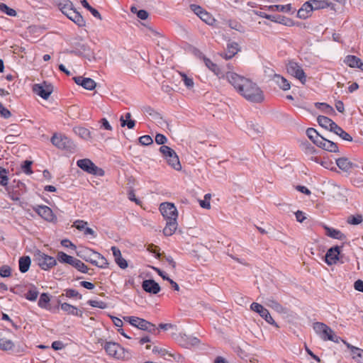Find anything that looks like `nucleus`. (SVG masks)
Instances as JSON below:
<instances>
[{
  "label": "nucleus",
  "mask_w": 363,
  "mask_h": 363,
  "mask_svg": "<svg viewBox=\"0 0 363 363\" xmlns=\"http://www.w3.org/2000/svg\"><path fill=\"white\" fill-rule=\"evenodd\" d=\"M226 78L237 91L246 100L252 103H261L264 101L263 91L256 83L250 79L238 75L235 72H228Z\"/></svg>",
  "instance_id": "1"
},
{
  "label": "nucleus",
  "mask_w": 363,
  "mask_h": 363,
  "mask_svg": "<svg viewBox=\"0 0 363 363\" xmlns=\"http://www.w3.org/2000/svg\"><path fill=\"white\" fill-rule=\"evenodd\" d=\"M59 9L69 19L74 22L79 26H84L85 21L82 16L74 8L73 4L69 0H55Z\"/></svg>",
  "instance_id": "2"
},
{
  "label": "nucleus",
  "mask_w": 363,
  "mask_h": 363,
  "mask_svg": "<svg viewBox=\"0 0 363 363\" xmlns=\"http://www.w3.org/2000/svg\"><path fill=\"white\" fill-rule=\"evenodd\" d=\"M77 255L86 262H90L92 264L100 267H108V263L106 259L100 253L88 247H81L77 252Z\"/></svg>",
  "instance_id": "3"
},
{
  "label": "nucleus",
  "mask_w": 363,
  "mask_h": 363,
  "mask_svg": "<svg viewBox=\"0 0 363 363\" xmlns=\"http://www.w3.org/2000/svg\"><path fill=\"white\" fill-rule=\"evenodd\" d=\"M313 328L316 334H318L324 341L330 340L335 342H338L340 339L339 337L335 335L333 330L325 323L316 322L313 323Z\"/></svg>",
  "instance_id": "4"
},
{
  "label": "nucleus",
  "mask_w": 363,
  "mask_h": 363,
  "mask_svg": "<svg viewBox=\"0 0 363 363\" xmlns=\"http://www.w3.org/2000/svg\"><path fill=\"white\" fill-rule=\"evenodd\" d=\"M123 319L125 321H128L130 325L138 328V329L145 330L149 333H155L156 331L155 325L151 323L150 322L145 319L140 318L135 316H126L124 317Z\"/></svg>",
  "instance_id": "5"
},
{
  "label": "nucleus",
  "mask_w": 363,
  "mask_h": 363,
  "mask_svg": "<svg viewBox=\"0 0 363 363\" xmlns=\"http://www.w3.org/2000/svg\"><path fill=\"white\" fill-rule=\"evenodd\" d=\"M77 166L83 171L96 176L102 177L105 172L104 169L97 167L91 160L89 159H82L77 162Z\"/></svg>",
  "instance_id": "6"
},
{
  "label": "nucleus",
  "mask_w": 363,
  "mask_h": 363,
  "mask_svg": "<svg viewBox=\"0 0 363 363\" xmlns=\"http://www.w3.org/2000/svg\"><path fill=\"white\" fill-rule=\"evenodd\" d=\"M52 143L59 149L66 150L72 152L75 145L73 142L67 136L62 134H54L51 138Z\"/></svg>",
  "instance_id": "7"
},
{
  "label": "nucleus",
  "mask_w": 363,
  "mask_h": 363,
  "mask_svg": "<svg viewBox=\"0 0 363 363\" xmlns=\"http://www.w3.org/2000/svg\"><path fill=\"white\" fill-rule=\"evenodd\" d=\"M34 257L35 261L44 270H48L57 264V261L53 257L47 255L40 251H38Z\"/></svg>",
  "instance_id": "8"
},
{
  "label": "nucleus",
  "mask_w": 363,
  "mask_h": 363,
  "mask_svg": "<svg viewBox=\"0 0 363 363\" xmlns=\"http://www.w3.org/2000/svg\"><path fill=\"white\" fill-rule=\"evenodd\" d=\"M287 72L298 79L303 84L306 82V75L301 67L296 62L291 61L286 65Z\"/></svg>",
  "instance_id": "9"
},
{
  "label": "nucleus",
  "mask_w": 363,
  "mask_h": 363,
  "mask_svg": "<svg viewBox=\"0 0 363 363\" xmlns=\"http://www.w3.org/2000/svg\"><path fill=\"white\" fill-rule=\"evenodd\" d=\"M160 211L165 220H176L178 217V211L176 206L169 202L162 203L160 206Z\"/></svg>",
  "instance_id": "10"
},
{
  "label": "nucleus",
  "mask_w": 363,
  "mask_h": 363,
  "mask_svg": "<svg viewBox=\"0 0 363 363\" xmlns=\"http://www.w3.org/2000/svg\"><path fill=\"white\" fill-rule=\"evenodd\" d=\"M104 348L106 353L111 357H113L116 359H122L125 357L124 349L118 343L106 342L104 345Z\"/></svg>",
  "instance_id": "11"
},
{
  "label": "nucleus",
  "mask_w": 363,
  "mask_h": 363,
  "mask_svg": "<svg viewBox=\"0 0 363 363\" xmlns=\"http://www.w3.org/2000/svg\"><path fill=\"white\" fill-rule=\"evenodd\" d=\"M33 91L44 99H48L53 91V86L51 84L44 82L42 84H34Z\"/></svg>",
  "instance_id": "12"
},
{
  "label": "nucleus",
  "mask_w": 363,
  "mask_h": 363,
  "mask_svg": "<svg viewBox=\"0 0 363 363\" xmlns=\"http://www.w3.org/2000/svg\"><path fill=\"white\" fill-rule=\"evenodd\" d=\"M300 148L311 161L320 162V158L314 155L317 152L315 148L308 141H302L300 143Z\"/></svg>",
  "instance_id": "13"
},
{
  "label": "nucleus",
  "mask_w": 363,
  "mask_h": 363,
  "mask_svg": "<svg viewBox=\"0 0 363 363\" xmlns=\"http://www.w3.org/2000/svg\"><path fill=\"white\" fill-rule=\"evenodd\" d=\"M341 252V247L337 245L330 247L326 252L325 261L328 265H333L337 262Z\"/></svg>",
  "instance_id": "14"
},
{
  "label": "nucleus",
  "mask_w": 363,
  "mask_h": 363,
  "mask_svg": "<svg viewBox=\"0 0 363 363\" xmlns=\"http://www.w3.org/2000/svg\"><path fill=\"white\" fill-rule=\"evenodd\" d=\"M33 209L43 219L48 221H53L55 218L52 211L47 206H35Z\"/></svg>",
  "instance_id": "15"
},
{
  "label": "nucleus",
  "mask_w": 363,
  "mask_h": 363,
  "mask_svg": "<svg viewBox=\"0 0 363 363\" xmlns=\"http://www.w3.org/2000/svg\"><path fill=\"white\" fill-rule=\"evenodd\" d=\"M143 289L147 293L152 294H158L160 290V286L153 279H146L142 283Z\"/></svg>",
  "instance_id": "16"
},
{
  "label": "nucleus",
  "mask_w": 363,
  "mask_h": 363,
  "mask_svg": "<svg viewBox=\"0 0 363 363\" xmlns=\"http://www.w3.org/2000/svg\"><path fill=\"white\" fill-rule=\"evenodd\" d=\"M316 145L325 150L331 152H338V147L336 143L325 139L322 137L319 139L318 141H316Z\"/></svg>",
  "instance_id": "17"
},
{
  "label": "nucleus",
  "mask_w": 363,
  "mask_h": 363,
  "mask_svg": "<svg viewBox=\"0 0 363 363\" xmlns=\"http://www.w3.org/2000/svg\"><path fill=\"white\" fill-rule=\"evenodd\" d=\"M73 79L77 84L82 86L87 90H93L96 86V83L94 80L89 77H75Z\"/></svg>",
  "instance_id": "18"
},
{
  "label": "nucleus",
  "mask_w": 363,
  "mask_h": 363,
  "mask_svg": "<svg viewBox=\"0 0 363 363\" xmlns=\"http://www.w3.org/2000/svg\"><path fill=\"white\" fill-rule=\"evenodd\" d=\"M240 51L238 43L235 42L228 43L227 45V52L220 53V56L225 60H230L233 57Z\"/></svg>",
  "instance_id": "19"
},
{
  "label": "nucleus",
  "mask_w": 363,
  "mask_h": 363,
  "mask_svg": "<svg viewBox=\"0 0 363 363\" xmlns=\"http://www.w3.org/2000/svg\"><path fill=\"white\" fill-rule=\"evenodd\" d=\"M87 224L88 223L86 221L82 220H77L74 223L73 227H75L77 230L80 231H84V234L85 235H90L93 238H96V234L95 231L92 228L86 227Z\"/></svg>",
  "instance_id": "20"
},
{
  "label": "nucleus",
  "mask_w": 363,
  "mask_h": 363,
  "mask_svg": "<svg viewBox=\"0 0 363 363\" xmlns=\"http://www.w3.org/2000/svg\"><path fill=\"white\" fill-rule=\"evenodd\" d=\"M344 343L347 345V348L350 349L352 359L358 363H363V350L354 347L345 341Z\"/></svg>",
  "instance_id": "21"
},
{
  "label": "nucleus",
  "mask_w": 363,
  "mask_h": 363,
  "mask_svg": "<svg viewBox=\"0 0 363 363\" xmlns=\"http://www.w3.org/2000/svg\"><path fill=\"white\" fill-rule=\"evenodd\" d=\"M337 167L344 172H350L355 166L347 157H340L336 160Z\"/></svg>",
  "instance_id": "22"
},
{
  "label": "nucleus",
  "mask_w": 363,
  "mask_h": 363,
  "mask_svg": "<svg viewBox=\"0 0 363 363\" xmlns=\"http://www.w3.org/2000/svg\"><path fill=\"white\" fill-rule=\"evenodd\" d=\"M73 131L76 135L85 140L91 141L93 139L91 131L86 128L81 126L75 127L73 128Z\"/></svg>",
  "instance_id": "23"
},
{
  "label": "nucleus",
  "mask_w": 363,
  "mask_h": 363,
  "mask_svg": "<svg viewBox=\"0 0 363 363\" xmlns=\"http://www.w3.org/2000/svg\"><path fill=\"white\" fill-rule=\"evenodd\" d=\"M202 59H203V62L205 63L206 66L211 71H212L216 76H218V77H223V72H221L220 69L216 64L213 62L210 59L207 58L204 55L202 56Z\"/></svg>",
  "instance_id": "24"
},
{
  "label": "nucleus",
  "mask_w": 363,
  "mask_h": 363,
  "mask_svg": "<svg viewBox=\"0 0 363 363\" xmlns=\"http://www.w3.org/2000/svg\"><path fill=\"white\" fill-rule=\"evenodd\" d=\"M61 309L69 315L82 317L83 312L77 307L67 303L61 304Z\"/></svg>",
  "instance_id": "25"
},
{
  "label": "nucleus",
  "mask_w": 363,
  "mask_h": 363,
  "mask_svg": "<svg viewBox=\"0 0 363 363\" xmlns=\"http://www.w3.org/2000/svg\"><path fill=\"white\" fill-rule=\"evenodd\" d=\"M181 338V345L186 348H189L192 346H196L200 342L199 339H198L196 337L187 336L184 335V336H182Z\"/></svg>",
  "instance_id": "26"
},
{
  "label": "nucleus",
  "mask_w": 363,
  "mask_h": 363,
  "mask_svg": "<svg viewBox=\"0 0 363 363\" xmlns=\"http://www.w3.org/2000/svg\"><path fill=\"white\" fill-rule=\"evenodd\" d=\"M317 121L321 127L329 130L330 131H332L333 128L335 125V123L333 121L324 116H319L317 118Z\"/></svg>",
  "instance_id": "27"
},
{
  "label": "nucleus",
  "mask_w": 363,
  "mask_h": 363,
  "mask_svg": "<svg viewBox=\"0 0 363 363\" xmlns=\"http://www.w3.org/2000/svg\"><path fill=\"white\" fill-rule=\"evenodd\" d=\"M245 130L249 135H255L261 133L263 130V128L257 123L249 122L246 124Z\"/></svg>",
  "instance_id": "28"
},
{
  "label": "nucleus",
  "mask_w": 363,
  "mask_h": 363,
  "mask_svg": "<svg viewBox=\"0 0 363 363\" xmlns=\"http://www.w3.org/2000/svg\"><path fill=\"white\" fill-rule=\"evenodd\" d=\"M177 222L176 220H169L167 221L166 225L163 229V233L165 236L172 235L177 228Z\"/></svg>",
  "instance_id": "29"
},
{
  "label": "nucleus",
  "mask_w": 363,
  "mask_h": 363,
  "mask_svg": "<svg viewBox=\"0 0 363 363\" xmlns=\"http://www.w3.org/2000/svg\"><path fill=\"white\" fill-rule=\"evenodd\" d=\"M274 81L276 82V84L283 90L286 91L290 89L291 85L288 80L285 79L284 77L279 75V74H274Z\"/></svg>",
  "instance_id": "30"
},
{
  "label": "nucleus",
  "mask_w": 363,
  "mask_h": 363,
  "mask_svg": "<svg viewBox=\"0 0 363 363\" xmlns=\"http://www.w3.org/2000/svg\"><path fill=\"white\" fill-rule=\"evenodd\" d=\"M325 229L326 230V235L330 238L340 240H344L346 238L345 235L338 230L327 226L325 227Z\"/></svg>",
  "instance_id": "31"
},
{
  "label": "nucleus",
  "mask_w": 363,
  "mask_h": 363,
  "mask_svg": "<svg viewBox=\"0 0 363 363\" xmlns=\"http://www.w3.org/2000/svg\"><path fill=\"white\" fill-rule=\"evenodd\" d=\"M331 132L337 135L344 140L350 141V142H351L352 140V138L350 136V135L348 134L347 133H346L341 127H340L336 123L334 125V127L333 128V130Z\"/></svg>",
  "instance_id": "32"
},
{
  "label": "nucleus",
  "mask_w": 363,
  "mask_h": 363,
  "mask_svg": "<svg viewBox=\"0 0 363 363\" xmlns=\"http://www.w3.org/2000/svg\"><path fill=\"white\" fill-rule=\"evenodd\" d=\"M31 260L28 256L21 257L19 259V270L22 273H26L28 271L30 266Z\"/></svg>",
  "instance_id": "33"
},
{
  "label": "nucleus",
  "mask_w": 363,
  "mask_h": 363,
  "mask_svg": "<svg viewBox=\"0 0 363 363\" xmlns=\"http://www.w3.org/2000/svg\"><path fill=\"white\" fill-rule=\"evenodd\" d=\"M74 257L67 255L63 252H58L57 255V259L61 263H67L72 266L74 259Z\"/></svg>",
  "instance_id": "34"
},
{
  "label": "nucleus",
  "mask_w": 363,
  "mask_h": 363,
  "mask_svg": "<svg viewBox=\"0 0 363 363\" xmlns=\"http://www.w3.org/2000/svg\"><path fill=\"white\" fill-rule=\"evenodd\" d=\"M167 162L169 165H170L176 170H180L182 169V165L180 164L179 157L175 152H173L170 157L167 158Z\"/></svg>",
  "instance_id": "35"
},
{
  "label": "nucleus",
  "mask_w": 363,
  "mask_h": 363,
  "mask_svg": "<svg viewBox=\"0 0 363 363\" xmlns=\"http://www.w3.org/2000/svg\"><path fill=\"white\" fill-rule=\"evenodd\" d=\"M259 315L262 318H264L266 320V322H267L269 324L275 326L276 328H279L278 324L272 318L269 311L267 308H264V309H262L261 311V312L259 313Z\"/></svg>",
  "instance_id": "36"
},
{
  "label": "nucleus",
  "mask_w": 363,
  "mask_h": 363,
  "mask_svg": "<svg viewBox=\"0 0 363 363\" xmlns=\"http://www.w3.org/2000/svg\"><path fill=\"white\" fill-rule=\"evenodd\" d=\"M306 135L308 138L316 145V141H318L321 135L314 128H309L306 130Z\"/></svg>",
  "instance_id": "37"
},
{
  "label": "nucleus",
  "mask_w": 363,
  "mask_h": 363,
  "mask_svg": "<svg viewBox=\"0 0 363 363\" xmlns=\"http://www.w3.org/2000/svg\"><path fill=\"white\" fill-rule=\"evenodd\" d=\"M361 60L354 55H348L345 59V62L350 67H357Z\"/></svg>",
  "instance_id": "38"
},
{
  "label": "nucleus",
  "mask_w": 363,
  "mask_h": 363,
  "mask_svg": "<svg viewBox=\"0 0 363 363\" xmlns=\"http://www.w3.org/2000/svg\"><path fill=\"white\" fill-rule=\"evenodd\" d=\"M13 346H14V344L11 340H8L4 337L0 339V349L1 350H4V351L11 350L13 349Z\"/></svg>",
  "instance_id": "39"
},
{
  "label": "nucleus",
  "mask_w": 363,
  "mask_h": 363,
  "mask_svg": "<svg viewBox=\"0 0 363 363\" xmlns=\"http://www.w3.org/2000/svg\"><path fill=\"white\" fill-rule=\"evenodd\" d=\"M38 294L39 292L37 289L34 286H32L28 293L25 295V297L29 301H34L37 299Z\"/></svg>",
  "instance_id": "40"
},
{
  "label": "nucleus",
  "mask_w": 363,
  "mask_h": 363,
  "mask_svg": "<svg viewBox=\"0 0 363 363\" xmlns=\"http://www.w3.org/2000/svg\"><path fill=\"white\" fill-rule=\"evenodd\" d=\"M267 304L268 306L274 309L277 312L283 313L284 311V308H283V306L279 303H278L277 301H276L273 299H271V298L267 299Z\"/></svg>",
  "instance_id": "41"
},
{
  "label": "nucleus",
  "mask_w": 363,
  "mask_h": 363,
  "mask_svg": "<svg viewBox=\"0 0 363 363\" xmlns=\"http://www.w3.org/2000/svg\"><path fill=\"white\" fill-rule=\"evenodd\" d=\"M315 106L327 114H331L335 112L333 108L325 103H316Z\"/></svg>",
  "instance_id": "42"
},
{
  "label": "nucleus",
  "mask_w": 363,
  "mask_h": 363,
  "mask_svg": "<svg viewBox=\"0 0 363 363\" xmlns=\"http://www.w3.org/2000/svg\"><path fill=\"white\" fill-rule=\"evenodd\" d=\"M8 170L5 168L0 167V184L3 186H6L9 182Z\"/></svg>",
  "instance_id": "43"
},
{
  "label": "nucleus",
  "mask_w": 363,
  "mask_h": 363,
  "mask_svg": "<svg viewBox=\"0 0 363 363\" xmlns=\"http://www.w3.org/2000/svg\"><path fill=\"white\" fill-rule=\"evenodd\" d=\"M72 267H74V268H76L77 270L82 273H87L89 270L88 267L78 259H74Z\"/></svg>",
  "instance_id": "44"
},
{
  "label": "nucleus",
  "mask_w": 363,
  "mask_h": 363,
  "mask_svg": "<svg viewBox=\"0 0 363 363\" xmlns=\"http://www.w3.org/2000/svg\"><path fill=\"white\" fill-rule=\"evenodd\" d=\"M203 21L206 23L208 25H213L215 22L214 18L207 11L204 10L203 12H201V15L199 16Z\"/></svg>",
  "instance_id": "45"
},
{
  "label": "nucleus",
  "mask_w": 363,
  "mask_h": 363,
  "mask_svg": "<svg viewBox=\"0 0 363 363\" xmlns=\"http://www.w3.org/2000/svg\"><path fill=\"white\" fill-rule=\"evenodd\" d=\"M313 10L324 9L328 6V4L325 1L311 0L310 1Z\"/></svg>",
  "instance_id": "46"
},
{
  "label": "nucleus",
  "mask_w": 363,
  "mask_h": 363,
  "mask_svg": "<svg viewBox=\"0 0 363 363\" xmlns=\"http://www.w3.org/2000/svg\"><path fill=\"white\" fill-rule=\"evenodd\" d=\"M50 299L49 295L46 293H43L40 295V299L38 301V306L40 308H47V305L50 302Z\"/></svg>",
  "instance_id": "47"
},
{
  "label": "nucleus",
  "mask_w": 363,
  "mask_h": 363,
  "mask_svg": "<svg viewBox=\"0 0 363 363\" xmlns=\"http://www.w3.org/2000/svg\"><path fill=\"white\" fill-rule=\"evenodd\" d=\"M0 11L6 13L9 16H16V11L14 9L9 8L7 5L3 3L0 4Z\"/></svg>",
  "instance_id": "48"
},
{
  "label": "nucleus",
  "mask_w": 363,
  "mask_h": 363,
  "mask_svg": "<svg viewBox=\"0 0 363 363\" xmlns=\"http://www.w3.org/2000/svg\"><path fill=\"white\" fill-rule=\"evenodd\" d=\"M160 151L166 160H167L168 157H170L173 152H175L173 149L166 145L161 146L160 147Z\"/></svg>",
  "instance_id": "49"
},
{
  "label": "nucleus",
  "mask_w": 363,
  "mask_h": 363,
  "mask_svg": "<svg viewBox=\"0 0 363 363\" xmlns=\"http://www.w3.org/2000/svg\"><path fill=\"white\" fill-rule=\"evenodd\" d=\"M273 11H281V12H289L292 7L291 4L286 5H274L271 6Z\"/></svg>",
  "instance_id": "50"
},
{
  "label": "nucleus",
  "mask_w": 363,
  "mask_h": 363,
  "mask_svg": "<svg viewBox=\"0 0 363 363\" xmlns=\"http://www.w3.org/2000/svg\"><path fill=\"white\" fill-rule=\"evenodd\" d=\"M363 221L362 215L350 216L347 218V223L351 225H358Z\"/></svg>",
  "instance_id": "51"
},
{
  "label": "nucleus",
  "mask_w": 363,
  "mask_h": 363,
  "mask_svg": "<svg viewBox=\"0 0 363 363\" xmlns=\"http://www.w3.org/2000/svg\"><path fill=\"white\" fill-rule=\"evenodd\" d=\"M152 352L155 354H157L163 357H164L166 354H168L169 357H174V354L169 353L164 348H160L157 346H155L152 348Z\"/></svg>",
  "instance_id": "52"
},
{
  "label": "nucleus",
  "mask_w": 363,
  "mask_h": 363,
  "mask_svg": "<svg viewBox=\"0 0 363 363\" xmlns=\"http://www.w3.org/2000/svg\"><path fill=\"white\" fill-rule=\"evenodd\" d=\"M180 74L182 77V80L183 81L185 86L188 89H191L194 87V84L193 79L187 77V75L185 74L181 73Z\"/></svg>",
  "instance_id": "53"
},
{
  "label": "nucleus",
  "mask_w": 363,
  "mask_h": 363,
  "mask_svg": "<svg viewBox=\"0 0 363 363\" xmlns=\"http://www.w3.org/2000/svg\"><path fill=\"white\" fill-rule=\"evenodd\" d=\"M88 304L90 305L92 307L99 308L101 309H104L107 308V304L101 301H94V300H89L88 301Z\"/></svg>",
  "instance_id": "54"
},
{
  "label": "nucleus",
  "mask_w": 363,
  "mask_h": 363,
  "mask_svg": "<svg viewBox=\"0 0 363 363\" xmlns=\"http://www.w3.org/2000/svg\"><path fill=\"white\" fill-rule=\"evenodd\" d=\"M120 122H121V125L122 127H125L126 125L129 129L133 128L135 125V121H133V120L126 121L124 119L123 116H121Z\"/></svg>",
  "instance_id": "55"
},
{
  "label": "nucleus",
  "mask_w": 363,
  "mask_h": 363,
  "mask_svg": "<svg viewBox=\"0 0 363 363\" xmlns=\"http://www.w3.org/2000/svg\"><path fill=\"white\" fill-rule=\"evenodd\" d=\"M11 269L8 265H4L0 267V276L2 277H9L11 276Z\"/></svg>",
  "instance_id": "56"
},
{
  "label": "nucleus",
  "mask_w": 363,
  "mask_h": 363,
  "mask_svg": "<svg viewBox=\"0 0 363 363\" xmlns=\"http://www.w3.org/2000/svg\"><path fill=\"white\" fill-rule=\"evenodd\" d=\"M211 194H207L204 196V200L200 201V206L206 209L211 208V204L209 200L211 199Z\"/></svg>",
  "instance_id": "57"
},
{
  "label": "nucleus",
  "mask_w": 363,
  "mask_h": 363,
  "mask_svg": "<svg viewBox=\"0 0 363 363\" xmlns=\"http://www.w3.org/2000/svg\"><path fill=\"white\" fill-rule=\"evenodd\" d=\"M65 296L68 298L78 297L79 299L82 298V296L77 291L72 289L65 290Z\"/></svg>",
  "instance_id": "58"
},
{
  "label": "nucleus",
  "mask_w": 363,
  "mask_h": 363,
  "mask_svg": "<svg viewBox=\"0 0 363 363\" xmlns=\"http://www.w3.org/2000/svg\"><path fill=\"white\" fill-rule=\"evenodd\" d=\"M162 262H167L172 269H174L176 267V262L173 258L170 256H163L161 258Z\"/></svg>",
  "instance_id": "59"
},
{
  "label": "nucleus",
  "mask_w": 363,
  "mask_h": 363,
  "mask_svg": "<svg viewBox=\"0 0 363 363\" xmlns=\"http://www.w3.org/2000/svg\"><path fill=\"white\" fill-rule=\"evenodd\" d=\"M139 143L143 145H149L153 143L150 135H143L139 138Z\"/></svg>",
  "instance_id": "60"
},
{
  "label": "nucleus",
  "mask_w": 363,
  "mask_h": 363,
  "mask_svg": "<svg viewBox=\"0 0 363 363\" xmlns=\"http://www.w3.org/2000/svg\"><path fill=\"white\" fill-rule=\"evenodd\" d=\"M31 161L26 160L22 166L23 172L26 173V174H31L33 173V171L31 169Z\"/></svg>",
  "instance_id": "61"
},
{
  "label": "nucleus",
  "mask_w": 363,
  "mask_h": 363,
  "mask_svg": "<svg viewBox=\"0 0 363 363\" xmlns=\"http://www.w3.org/2000/svg\"><path fill=\"white\" fill-rule=\"evenodd\" d=\"M115 262L121 269H125L128 267V262L122 257V256L116 259Z\"/></svg>",
  "instance_id": "62"
},
{
  "label": "nucleus",
  "mask_w": 363,
  "mask_h": 363,
  "mask_svg": "<svg viewBox=\"0 0 363 363\" xmlns=\"http://www.w3.org/2000/svg\"><path fill=\"white\" fill-rule=\"evenodd\" d=\"M167 138L162 134L157 133L155 136V142L158 145H164L167 142Z\"/></svg>",
  "instance_id": "63"
},
{
  "label": "nucleus",
  "mask_w": 363,
  "mask_h": 363,
  "mask_svg": "<svg viewBox=\"0 0 363 363\" xmlns=\"http://www.w3.org/2000/svg\"><path fill=\"white\" fill-rule=\"evenodd\" d=\"M264 306L258 303H252L250 306V309L258 314L261 312L262 309H264Z\"/></svg>",
  "instance_id": "64"
}]
</instances>
